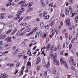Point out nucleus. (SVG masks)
<instances>
[{"mask_svg":"<svg viewBox=\"0 0 78 78\" xmlns=\"http://www.w3.org/2000/svg\"><path fill=\"white\" fill-rule=\"evenodd\" d=\"M25 33H26V32L24 30V31L22 32L21 33L20 31H18L17 32L16 34L17 36H23L25 35Z\"/></svg>","mask_w":78,"mask_h":78,"instance_id":"obj_1","label":"nucleus"},{"mask_svg":"<svg viewBox=\"0 0 78 78\" xmlns=\"http://www.w3.org/2000/svg\"><path fill=\"white\" fill-rule=\"evenodd\" d=\"M66 25L67 26H69V27H71L72 25L70 23V19H68L66 21Z\"/></svg>","mask_w":78,"mask_h":78,"instance_id":"obj_2","label":"nucleus"},{"mask_svg":"<svg viewBox=\"0 0 78 78\" xmlns=\"http://www.w3.org/2000/svg\"><path fill=\"white\" fill-rule=\"evenodd\" d=\"M5 41H7L8 42H11L12 41V39H11V37H10L6 38L5 39Z\"/></svg>","mask_w":78,"mask_h":78,"instance_id":"obj_3","label":"nucleus"},{"mask_svg":"<svg viewBox=\"0 0 78 78\" xmlns=\"http://www.w3.org/2000/svg\"><path fill=\"white\" fill-rule=\"evenodd\" d=\"M56 56H57V55L56 53H55L53 55H52L51 57V59H56Z\"/></svg>","mask_w":78,"mask_h":78,"instance_id":"obj_4","label":"nucleus"},{"mask_svg":"<svg viewBox=\"0 0 78 78\" xmlns=\"http://www.w3.org/2000/svg\"><path fill=\"white\" fill-rule=\"evenodd\" d=\"M6 37V35L5 34H2V35L0 36V39H3Z\"/></svg>","mask_w":78,"mask_h":78,"instance_id":"obj_5","label":"nucleus"},{"mask_svg":"<svg viewBox=\"0 0 78 78\" xmlns=\"http://www.w3.org/2000/svg\"><path fill=\"white\" fill-rule=\"evenodd\" d=\"M55 62L56 63V65L58 66V65H59V61L58 60H56V59H54V63L55 64Z\"/></svg>","mask_w":78,"mask_h":78,"instance_id":"obj_6","label":"nucleus"},{"mask_svg":"<svg viewBox=\"0 0 78 78\" xmlns=\"http://www.w3.org/2000/svg\"><path fill=\"white\" fill-rule=\"evenodd\" d=\"M51 47V45L50 44H48L46 47V51H48Z\"/></svg>","mask_w":78,"mask_h":78,"instance_id":"obj_7","label":"nucleus"},{"mask_svg":"<svg viewBox=\"0 0 78 78\" xmlns=\"http://www.w3.org/2000/svg\"><path fill=\"white\" fill-rule=\"evenodd\" d=\"M18 51L19 49H17L16 50H15L12 52V55H15L17 53V52H18Z\"/></svg>","mask_w":78,"mask_h":78,"instance_id":"obj_8","label":"nucleus"},{"mask_svg":"<svg viewBox=\"0 0 78 78\" xmlns=\"http://www.w3.org/2000/svg\"><path fill=\"white\" fill-rule=\"evenodd\" d=\"M18 51L19 49H17L16 50H15L12 52V55H15L17 53V52H18Z\"/></svg>","mask_w":78,"mask_h":78,"instance_id":"obj_9","label":"nucleus"},{"mask_svg":"<svg viewBox=\"0 0 78 78\" xmlns=\"http://www.w3.org/2000/svg\"><path fill=\"white\" fill-rule=\"evenodd\" d=\"M18 51L19 49H17L16 50H15L12 52V55H15L17 53V52H18Z\"/></svg>","mask_w":78,"mask_h":78,"instance_id":"obj_10","label":"nucleus"},{"mask_svg":"<svg viewBox=\"0 0 78 78\" xmlns=\"http://www.w3.org/2000/svg\"><path fill=\"white\" fill-rule=\"evenodd\" d=\"M40 26L41 29H44L45 28V25L43 23H40Z\"/></svg>","mask_w":78,"mask_h":78,"instance_id":"obj_11","label":"nucleus"},{"mask_svg":"<svg viewBox=\"0 0 78 78\" xmlns=\"http://www.w3.org/2000/svg\"><path fill=\"white\" fill-rule=\"evenodd\" d=\"M17 29L16 28H14L13 30L11 32V34H12V35L14 34L17 31Z\"/></svg>","mask_w":78,"mask_h":78,"instance_id":"obj_12","label":"nucleus"},{"mask_svg":"<svg viewBox=\"0 0 78 78\" xmlns=\"http://www.w3.org/2000/svg\"><path fill=\"white\" fill-rule=\"evenodd\" d=\"M1 76H3V78H6L9 77L8 75H6V74H2L1 75Z\"/></svg>","mask_w":78,"mask_h":78,"instance_id":"obj_13","label":"nucleus"},{"mask_svg":"<svg viewBox=\"0 0 78 78\" xmlns=\"http://www.w3.org/2000/svg\"><path fill=\"white\" fill-rule=\"evenodd\" d=\"M69 62L70 64L72 65V63L74 62V60H73V59L72 58H70V59L69 60Z\"/></svg>","mask_w":78,"mask_h":78,"instance_id":"obj_14","label":"nucleus"},{"mask_svg":"<svg viewBox=\"0 0 78 78\" xmlns=\"http://www.w3.org/2000/svg\"><path fill=\"white\" fill-rule=\"evenodd\" d=\"M24 30L27 33V32H29V31H30L31 30V29L30 28H28L27 29H26Z\"/></svg>","mask_w":78,"mask_h":78,"instance_id":"obj_15","label":"nucleus"},{"mask_svg":"<svg viewBox=\"0 0 78 78\" xmlns=\"http://www.w3.org/2000/svg\"><path fill=\"white\" fill-rule=\"evenodd\" d=\"M40 62H41V58H40V57H38L37 58V62L36 63V64H38Z\"/></svg>","mask_w":78,"mask_h":78,"instance_id":"obj_16","label":"nucleus"},{"mask_svg":"<svg viewBox=\"0 0 78 78\" xmlns=\"http://www.w3.org/2000/svg\"><path fill=\"white\" fill-rule=\"evenodd\" d=\"M33 2H31L30 3H29L27 4V5H28V8H30L31 7V6H32L33 5Z\"/></svg>","mask_w":78,"mask_h":78,"instance_id":"obj_17","label":"nucleus"},{"mask_svg":"<svg viewBox=\"0 0 78 78\" xmlns=\"http://www.w3.org/2000/svg\"><path fill=\"white\" fill-rule=\"evenodd\" d=\"M20 25L22 27L26 26V25H27V23H23L20 24Z\"/></svg>","mask_w":78,"mask_h":78,"instance_id":"obj_18","label":"nucleus"},{"mask_svg":"<svg viewBox=\"0 0 78 78\" xmlns=\"http://www.w3.org/2000/svg\"><path fill=\"white\" fill-rule=\"evenodd\" d=\"M66 14V16H67L69 14V11L68 9H65Z\"/></svg>","mask_w":78,"mask_h":78,"instance_id":"obj_19","label":"nucleus"},{"mask_svg":"<svg viewBox=\"0 0 78 78\" xmlns=\"http://www.w3.org/2000/svg\"><path fill=\"white\" fill-rule=\"evenodd\" d=\"M63 63L64 64V66H66V68L67 69L68 68V66H67V63H66V62L65 61H64Z\"/></svg>","mask_w":78,"mask_h":78,"instance_id":"obj_20","label":"nucleus"},{"mask_svg":"<svg viewBox=\"0 0 78 78\" xmlns=\"http://www.w3.org/2000/svg\"><path fill=\"white\" fill-rule=\"evenodd\" d=\"M75 22L76 23H78V16H76L75 17Z\"/></svg>","mask_w":78,"mask_h":78,"instance_id":"obj_21","label":"nucleus"},{"mask_svg":"<svg viewBox=\"0 0 78 78\" xmlns=\"http://www.w3.org/2000/svg\"><path fill=\"white\" fill-rule=\"evenodd\" d=\"M61 45H58V48H57V49L58 50V51H61Z\"/></svg>","mask_w":78,"mask_h":78,"instance_id":"obj_22","label":"nucleus"},{"mask_svg":"<svg viewBox=\"0 0 78 78\" xmlns=\"http://www.w3.org/2000/svg\"><path fill=\"white\" fill-rule=\"evenodd\" d=\"M55 48V47L54 46L52 45L51 47V52H53V50Z\"/></svg>","mask_w":78,"mask_h":78,"instance_id":"obj_23","label":"nucleus"},{"mask_svg":"<svg viewBox=\"0 0 78 78\" xmlns=\"http://www.w3.org/2000/svg\"><path fill=\"white\" fill-rule=\"evenodd\" d=\"M12 30V29L11 28L6 33V34H9L10 33H11V31Z\"/></svg>","mask_w":78,"mask_h":78,"instance_id":"obj_24","label":"nucleus"},{"mask_svg":"<svg viewBox=\"0 0 78 78\" xmlns=\"http://www.w3.org/2000/svg\"><path fill=\"white\" fill-rule=\"evenodd\" d=\"M49 67H50V62L49 61L48 63L46 65V69H48Z\"/></svg>","mask_w":78,"mask_h":78,"instance_id":"obj_25","label":"nucleus"},{"mask_svg":"<svg viewBox=\"0 0 78 78\" xmlns=\"http://www.w3.org/2000/svg\"><path fill=\"white\" fill-rule=\"evenodd\" d=\"M42 31H39L38 33V37H41V35H42Z\"/></svg>","mask_w":78,"mask_h":78,"instance_id":"obj_26","label":"nucleus"},{"mask_svg":"<svg viewBox=\"0 0 78 78\" xmlns=\"http://www.w3.org/2000/svg\"><path fill=\"white\" fill-rule=\"evenodd\" d=\"M34 34V32L33 31H32L30 33H29L27 35V36H31V35H32Z\"/></svg>","mask_w":78,"mask_h":78,"instance_id":"obj_27","label":"nucleus"},{"mask_svg":"<svg viewBox=\"0 0 78 78\" xmlns=\"http://www.w3.org/2000/svg\"><path fill=\"white\" fill-rule=\"evenodd\" d=\"M28 5V4H24L22 5H21V8H24L26 6Z\"/></svg>","mask_w":78,"mask_h":78,"instance_id":"obj_28","label":"nucleus"},{"mask_svg":"<svg viewBox=\"0 0 78 78\" xmlns=\"http://www.w3.org/2000/svg\"><path fill=\"white\" fill-rule=\"evenodd\" d=\"M65 37L66 39H67L69 37V34L68 33H66L65 34Z\"/></svg>","mask_w":78,"mask_h":78,"instance_id":"obj_29","label":"nucleus"},{"mask_svg":"<svg viewBox=\"0 0 78 78\" xmlns=\"http://www.w3.org/2000/svg\"><path fill=\"white\" fill-rule=\"evenodd\" d=\"M24 10H25V9H24V8H23L20 9L19 10V12H23L24 11Z\"/></svg>","mask_w":78,"mask_h":78,"instance_id":"obj_30","label":"nucleus"},{"mask_svg":"<svg viewBox=\"0 0 78 78\" xmlns=\"http://www.w3.org/2000/svg\"><path fill=\"white\" fill-rule=\"evenodd\" d=\"M55 29L54 28H52L50 30V33H52V32H53V31H55Z\"/></svg>","mask_w":78,"mask_h":78,"instance_id":"obj_31","label":"nucleus"},{"mask_svg":"<svg viewBox=\"0 0 78 78\" xmlns=\"http://www.w3.org/2000/svg\"><path fill=\"white\" fill-rule=\"evenodd\" d=\"M21 14H22V12H19V11L18 12V13L16 14V16H20Z\"/></svg>","mask_w":78,"mask_h":78,"instance_id":"obj_32","label":"nucleus"},{"mask_svg":"<svg viewBox=\"0 0 78 78\" xmlns=\"http://www.w3.org/2000/svg\"><path fill=\"white\" fill-rule=\"evenodd\" d=\"M24 3L25 2L22 1L18 3V4L20 5L22 4H23V3Z\"/></svg>","mask_w":78,"mask_h":78,"instance_id":"obj_33","label":"nucleus"},{"mask_svg":"<svg viewBox=\"0 0 78 78\" xmlns=\"http://www.w3.org/2000/svg\"><path fill=\"white\" fill-rule=\"evenodd\" d=\"M49 17H50V16H49L48 15L46 16L45 17L44 19H45V20H47V19H49Z\"/></svg>","mask_w":78,"mask_h":78,"instance_id":"obj_34","label":"nucleus"},{"mask_svg":"<svg viewBox=\"0 0 78 78\" xmlns=\"http://www.w3.org/2000/svg\"><path fill=\"white\" fill-rule=\"evenodd\" d=\"M27 66H29V67H30V66H31V62H27Z\"/></svg>","mask_w":78,"mask_h":78,"instance_id":"obj_35","label":"nucleus"},{"mask_svg":"<svg viewBox=\"0 0 78 78\" xmlns=\"http://www.w3.org/2000/svg\"><path fill=\"white\" fill-rule=\"evenodd\" d=\"M14 17V16L12 15H10L9 16H8V18H9V19H11V18H12Z\"/></svg>","mask_w":78,"mask_h":78,"instance_id":"obj_36","label":"nucleus"},{"mask_svg":"<svg viewBox=\"0 0 78 78\" xmlns=\"http://www.w3.org/2000/svg\"><path fill=\"white\" fill-rule=\"evenodd\" d=\"M52 73L53 74H55L56 73V69H53V70L52 71Z\"/></svg>","mask_w":78,"mask_h":78,"instance_id":"obj_37","label":"nucleus"},{"mask_svg":"<svg viewBox=\"0 0 78 78\" xmlns=\"http://www.w3.org/2000/svg\"><path fill=\"white\" fill-rule=\"evenodd\" d=\"M73 2H74L73 0H71L69 1V3H70V4H73Z\"/></svg>","mask_w":78,"mask_h":78,"instance_id":"obj_38","label":"nucleus"},{"mask_svg":"<svg viewBox=\"0 0 78 78\" xmlns=\"http://www.w3.org/2000/svg\"><path fill=\"white\" fill-rule=\"evenodd\" d=\"M20 16H17L15 18H14V20H18V19H20Z\"/></svg>","mask_w":78,"mask_h":78,"instance_id":"obj_39","label":"nucleus"},{"mask_svg":"<svg viewBox=\"0 0 78 78\" xmlns=\"http://www.w3.org/2000/svg\"><path fill=\"white\" fill-rule=\"evenodd\" d=\"M47 13L46 12H44L43 14V16L44 17L45 16L47 15Z\"/></svg>","mask_w":78,"mask_h":78,"instance_id":"obj_40","label":"nucleus"},{"mask_svg":"<svg viewBox=\"0 0 78 78\" xmlns=\"http://www.w3.org/2000/svg\"><path fill=\"white\" fill-rule=\"evenodd\" d=\"M69 40H71L72 38V36L71 35H70L69 37Z\"/></svg>","mask_w":78,"mask_h":78,"instance_id":"obj_41","label":"nucleus"},{"mask_svg":"<svg viewBox=\"0 0 78 78\" xmlns=\"http://www.w3.org/2000/svg\"><path fill=\"white\" fill-rule=\"evenodd\" d=\"M41 5L42 6H43V7H44L45 6V4L43 2H41Z\"/></svg>","mask_w":78,"mask_h":78,"instance_id":"obj_42","label":"nucleus"},{"mask_svg":"<svg viewBox=\"0 0 78 78\" xmlns=\"http://www.w3.org/2000/svg\"><path fill=\"white\" fill-rule=\"evenodd\" d=\"M38 30V28L37 27H35L34 29V31H37Z\"/></svg>","mask_w":78,"mask_h":78,"instance_id":"obj_43","label":"nucleus"},{"mask_svg":"<svg viewBox=\"0 0 78 78\" xmlns=\"http://www.w3.org/2000/svg\"><path fill=\"white\" fill-rule=\"evenodd\" d=\"M45 48H46V46H44V47H42L41 48V51H42V50H45Z\"/></svg>","mask_w":78,"mask_h":78,"instance_id":"obj_44","label":"nucleus"},{"mask_svg":"<svg viewBox=\"0 0 78 78\" xmlns=\"http://www.w3.org/2000/svg\"><path fill=\"white\" fill-rule=\"evenodd\" d=\"M22 56V53H20L18 55V58H20Z\"/></svg>","mask_w":78,"mask_h":78,"instance_id":"obj_45","label":"nucleus"},{"mask_svg":"<svg viewBox=\"0 0 78 78\" xmlns=\"http://www.w3.org/2000/svg\"><path fill=\"white\" fill-rule=\"evenodd\" d=\"M71 69L73 70L74 71H75V68L73 67V66L71 67Z\"/></svg>","mask_w":78,"mask_h":78,"instance_id":"obj_46","label":"nucleus"},{"mask_svg":"<svg viewBox=\"0 0 78 78\" xmlns=\"http://www.w3.org/2000/svg\"><path fill=\"white\" fill-rule=\"evenodd\" d=\"M41 66H38L37 68V70H40L41 69Z\"/></svg>","mask_w":78,"mask_h":78,"instance_id":"obj_47","label":"nucleus"},{"mask_svg":"<svg viewBox=\"0 0 78 78\" xmlns=\"http://www.w3.org/2000/svg\"><path fill=\"white\" fill-rule=\"evenodd\" d=\"M60 62L61 63H62L63 62V58H61L60 59Z\"/></svg>","mask_w":78,"mask_h":78,"instance_id":"obj_48","label":"nucleus"},{"mask_svg":"<svg viewBox=\"0 0 78 78\" xmlns=\"http://www.w3.org/2000/svg\"><path fill=\"white\" fill-rule=\"evenodd\" d=\"M66 31V29H64L62 31V33H63H63H65Z\"/></svg>","mask_w":78,"mask_h":78,"instance_id":"obj_49","label":"nucleus"},{"mask_svg":"<svg viewBox=\"0 0 78 78\" xmlns=\"http://www.w3.org/2000/svg\"><path fill=\"white\" fill-rule=\"evenodd\" d=\"M19 66H20V63L18 62L16 63V67H19Z\"/></svg>","mask_w":78,"mask_h":78,"instance_id":"obj_50","label":"nucleus"},{"mask_svg":"<svg viewBox=\"0 0 78 78\" xmlns=\"http://www.w3.org/2000/svg\"><path fill=\"white\" fill-rule=\"evenodd\" d=\"M6 13H3L0 14V16H5Z\"/></svg>","mask_w":78,"mask_h":78,"instance_id":"obj_51","label":"nucleus"},{"mask_svg":"<svg viewBox=\"0 0 78 78\" xmlns=\"http://www.w3.org/2000/svg\"><path fill=\"white\" fill-rule=\"evenodd\" d=\"M5 16H0V19H5Z\"/></svg>","mask_w":78,"mask_h":78,"instance_id":"obj_52","label":"nucleus"},{"mask_svg":"<svg viewBox=\"0 0 78 78\" xmlns=\"http://www.w3.org/2000/svg\"><path fill=\"white\" fill-rule=\"evenodd\" d=\"M23 20H24V21H26V20H28L27 17L24 18L23 19Z\"/></svg>","mask_w":78,"mask_h":78,"instance_id":"obj_53","label":"nucleus"},{"mask_svg":"<svg viewBox=\"0 0 78 78\" xmlns=\"http://www.w3.org/2000/svg\"><path fill=\"white\" fill-rule=\"evenodd\" d=\"M39 16L40 17H42L43 16V14L42 13H40L39 14Z\"/></svg>","mask_w":78,"mask_h":78,"instance_id":"obj_54","label":"nucleus"},{"mask_svg":"<svg viewBox=\"0 0 78 78\" xmlns=\"http://www.w3.org/2000/svg\"><path fill=\"white\" fill-rule=\"evenodd\" d=\"M69 11H72V7L69 6Z\"/></svg>","mask_w":78,"mask_h":78,"instance_id":"obj_55","label":"nucleus"},{"mask_svg":"<svg viewBox=\"0 0 78 78\" xmlns=\"http://www.w3.org/2000/svg\"><path fill=\"white\" fill-rule=\"evenodd\" d=\"M1 10H2V11H5L6 10L4 8H1Z\"/></svg>","mask_w":78,"mask_h":78,"instance_id":"obj_56","label":"nucleus"},{"mask_svg":"<svg viewBox=\"0 0 78 78\" xmlns=\"http://www.w3.org/2000/svg\"><path fill=\"white\" fill-rule=\"evenodd\" d=\"M44 74L45 76H47V71H45Z\"/></svg>","mask_w":78,"mask_h":78,"instance_id":"obj_57","label":"nucleus"},{"mask_svg":"<svg viewBox=\"0 0 78 78\" xmlns=\"http://www.w3.org/2000/svg\"><path fill=\"white\" fill-rule=\"evenodd\" d=\"M72 44H70L69 45V50H70V48H72Z\"/></svg>","mask_w":78,"mask_h":78,"instance_id":"obj_58","label":"nucleus"},{"mask_svg":"<svg viewBox=\"0 0 78 78\" xmlns=\"http://www.w3.org/2000/svg\"><path fill=\"white\" fill-rule=\"evenodd\" d=\"M27 19L28 20V19H31L32 17L30 16H27Z\"/></svg>","mask_w":78,"mask_h":78,"instance_id":"obj_59","label":"nucleus"},{"mask_svg":"<svg viewBox=\"0 0 78 78\" xmlns=\"http://www.w3.org/2000/svg\"><path fill=\"white\" fill-rule=\"evenodd\" d=\"M66 46V44H65V43L63 44V48H65Z\"/></svg>","mask_w":78,"mask_h":78,"instance_id":"obj_60","label":"nucleus"},{"mask_svg":"<svg viewBox=\"0 0 78 78\" xmlns=\"http://www.w3.org/2000/svg\"><path fill=\"white\" fill-rule=\"evenodd\" d=\"M16 48V47L15 46H13L12 48V50H14Z\"/></svg>","mask_w":78,"mask_h":78,"instance_id":"obj_61","label":"nucleus"},{"mask_svg":"<svg viewBox=\"0 0 78 78\" xmlns=\"http://www.w3.org/2000/svg\"><path fill=\"white\" fill-rule=\"evenodd\" d=\"M30 51L31 50L30 49H29L27 52V54H29L30 52Z\"/></svg>","mask_w":78,"mask_h":78,"instance_id":"obj_62","label":"nucleus"},{"mask_svg":"<svg viewBox=\"0 0 78 78\" xmlns=\"http://www.w3.org/2000/svg\"><path fill=\"white\" fill-rule=\"evenodd\" d=\"M72 64L73 65V66H75L76 65V63L75 62H74L73 63H72Z\"/></svg>","mask_w":78,"mask_h":78,"instance_id":"obj_63","label":"nucleus"},{"mask_svg":"<svg viewBox=\"0 0 78 78\" xmlns=\"http://www.w3.org/2000/svg\"><path fill=\"white\" fill-rule=\"evenodd\" d=\"M8 53V51H5L3 52V54L5 55V54H6V53Z\"/></svg>","mask_w":78,"mask_h":78,"instance_id":"obj_64","label":"nucleus"}]
</instances>
